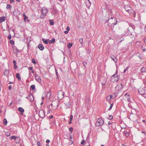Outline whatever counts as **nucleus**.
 Returning a JSON list of instances; mask_svg holds the SVG:
<instances>
[{"mask_svg": "<svg viewBox=\"0 0 146 146\" xmlns=\"http://www.w3.org/2000/svg\"><path fill=\"white\" fill-rule=\"evenodd\" d=\"M63 102L65 108L68 109L70 108L71 106V103L70 102V99L69 97H65L64 99Z\"/></svg>", "mask_w": 146, "mask_h": 146, "instance_id": "nucleus-1", "label": "nucleus"}, {"mask_svg": "<svg viewBox=\"0 0 146 146\" xmlns=\"http://www.w3.org/2000/svg\"><path fill=\"white\" fill-rule=\"evenodd\" d=\"M108 21L109 23V25H108L109 26L111 25H114L117 24V19L114 17H111L110 19H108L107 21Z\"/></svg>", "mask_w": 146, "mask_h": 146, "instance_id": "nucleus-2", "label": "nucleus"}, {"mask_svg": "<svg viewBox=\"0 0 146 146\" xmlns=\"http://www.w3.org/2000/svg\"><path fill=\"white\" fill-rule=\"evenodd\" d=\"M58 102L56 100L52 101L51 104V106L52 107V109L54 110L57 108L58 106Z\"/></svg>", "mask_w": 146, "mask_h": 146, "instance_id": "nucleus-3", "label": "nucleus"}, {"mask_svg": "<svg viewBox=\"0 0 146 146\" xmlns=\"http://www.w3.org/2000/svg\"><path fill=\"white\" fill-rule=\"evenodd\" d=\"M117 70L115 74H113L111 77V81L113 82H117L119 79L117 75Z\"/></svg>", "mask_w": 146, "mask_h": 146, "instance_id": "nucleus-4", "label": "nucleus"}, {"mask_svg": "<svg viewBox=\"0 0 146 146\" xmlns=\"http://www.w3.org/2000/svg\"><path fill=\"white\" fill-rule=\"evenodd\" d=\"M104 123V121L101 118L98 119L95 125L97 126H99L102 125Z\"/></svg>", "mask_w": 146, "mask_h": 146, "instance_id": "nucleus-5", "label": "nucleus"}, {"mask_svg": "<svg viewBox=\"0 0 146 146\" xmlns=\"http://www.w3.org/2000/svg\"><path fill=\"white\" fill-rule=\"evenodd\" d=\"M57 96L59 99H62L64 96V93L61 90L58 91L57 93Z\"/></svg>", "mask_w": 146, "mask_h": 146, "instance_id": "nucleus-6", "label": "nucleus"}, {"mask_svg": "<svg viewBox=\"0 0 146 146\" xmlns=\"http://www.w3.org/2000/svg\"><path fill=\"white\" fill-rule=\"evenodd\" d=\"M125 10L128 13H132V8L129 5H125L124 7Z\"/></svg>", "mask_w": 146, "mask_h": 146, "instance_id": "nucleus-7", "label": "nucleus"}, {"mask_svg": "<svg viewBox=\"0 0 146 146\" xmlns=\"http://www.w3.org/2000/svg\"><path fill=\"white\" fill-rule=\"evenodd\" d=\"M123 88L122 84L121 83L118 84L115 88L116 91L118 92L121 90Z\"/></svg>", "mask_w": 146, "mask_h": 146, "instance_id": "nucleus-8", "label": "nucleus"}, {"mask_svg": "<svg viewBox=\"0 0 146 146\" xmlns=\"http://www.w3.org/2000/svg\"><path fill=\"white\" fill-rule=\"evenodd\" d=\"M41 11L42 15L44 16H46V13L48 11V10L45 7H43Z\"/></svg>", "mask_w": 146, "mask_h": 146, "instance_id": "nucleus-9", "label": "nucleus"}, {"mask_svg": "<svg viewBox=\"0 0 146 146\" xmlns=\"http://www.w3.org/2000/svg\"><path fill=\"white\" fill-rule=\"evenodd\" d=\"M40 117L42 118H43L45 116L44 111L42 110H40L39 112Z\"/></svg>", "mask_w": 146, "mask_h": 146, "instance_id": "nucleus-10", "label": "nucleus"}, {"mask_svg": "<svg viewBox=\"0 0 146 146\" xmlns=\"http://www.w3.org/2000/svg\"><path fill=\"white\" fill-rule=\"evenodd\" d=\"M138 92L140 94L143 95V94L145 93V90L143 88H140L138 90Z\"/></svg>", "mask_w": 146, "mask_h": 146, "instance_id": "nucleus-11", "label": "nucleus"}, {"mask_svg": "<svg viewBox=\"0 0 146 146\" xmlns=\"http://www.w3.org/2000/svg\"><path fill=\"white\" fill-rule=\"evenodd\" d=\"M13 49L14 53L16 54H17L18 52L19 51V50L15 46H13Z\"/></svg>", "mask_w": 146, "mask_h": 146, "instance_id": "nucleus-12", "label": "nucleus"}, {"mask_svg": "<svg viewBox=\"0 0 146 146\" xmlns=\"http://www.w3.org/2000/svg\"><path fill=\"white\" fill-rule=\"evenodd\" d=\"M131 34V33L129 29H127L125 31L124 35L126 36L130 35Z\"/></svg>", "mask_w": 146, "mask_h": 146, "instance_id": "nucleus-13", "label": "nucleus"}, {"mask_svg": "<svg viewBox=\"0 0 146 146\" xmlns=\"http://www.w3.org/2000/svg\"><path fill=\"white\" fill-rule=\"evenodd\" d=\"M90 102V100L89 98H86L85 99L86 104L88 105Z\"/></svg>", "mask_w": 146, "mask_h": 146, "instance_id": "nucleus-14", "label": "nucleus"}, {"mask_svg": "<svg viewBox=\"0 0 146 146\" xmlns=\"http://www.w3.org/2000/svg\"><path fill=\"white\" fill-rule=\"evenodd\" d=\"M18 110L19 111L21 112V115L23 114L24 110L23 108L21 107H19L18 108Z\"/></svg>", "mask_w": 146, "mask_h": 146, "instance_id": "nucleus-15", "label": "nucleus"}, {"mask_svg": "<svg viewBox=\"0 0 146 146\" xmlns=\"http://www.w3.org/2000/svg\"><path fill=\"white\" fill-rule=\"evenodd\" d=\"M70 142H69V144L70 145H71L73 143V140L74 139H73L72 138V137L71 134H70Z\"/></svg>", "mask_w": 146, "mask_h": 146, "instance_id": "nucleus-16", "label": "nucleus"}, {"mask_svg": "<svg viewBox=\"0 0 146 146\" xmlns=\"http://www.w3.org/2000/svg\"><path fill=\"white\" fill-rule=\"evenodd\" d=\"M112 60H113V61H114V62L116 63L117 62V59L115 57V56H110V57Z\"/></svg>", "mask_w": 146, "mask_h": 146, "instance_id": "nucleus-17", "label": "nucleus"}, {"mask_svg": "<svg viewBox=\"0 0 146 146\" xmlns=\"http://www.w3.org/2000/svg\"><path fill=\"white\" fill-rule=\"evenodd\" d=\"M9 74V71L8 70L5 69V71L4 72V74L6 76L8 75Z\"/></svg>", "mask_w": 146, "mask_h": 146, "instance_id": "nucleus-18", "label": "nucleus"}, {"mask_svg": "<svg viewBox=\"0 0 146 146\" xmlns=\"http://www.w3.org/2000/svg\"><path fill=\"white\" fill-rule=\"evenodd\" d=\"M38 48L41 50H42L44 48V47L41 44H39L38 45Z\"/></svg>", "mask_w": 146, "mask_h": 146, "instance_id": "nucleus-19", "label": "nucleus"}, {"mask_svg": "<svg viewBox=\"0 0 146 146\" xmlns=\"http://www.w3.org/2000/svg\"><path fill=\"white\" fill-rule=\"evenodd\" d=\"M70 134H64V139H69V136H70Z\"/></svg>", "mask_w": 146, "mask_h": 146, "instance_id": "nucleus-20", "label": "nucleus"}, {"mask_svg": "<svg viewBox=\"0 0 146 146\" xmlns=\"http://www.w3.org/2000/svg\"><path fill=\"white\" fill-rule=\"evenodd\" d=\"M141 72H146V68L143 67L141 69Z\"/></svg>", "mask_w": 146, "mask_h": 146, "instance_id": "nucleus-21", "label": "nucleus"}, {"mask_svg": "<svg viewBox=\"0 0 146 146\" xmlns=\"http://www.w3.org/2000/svg\"><path fill=\"white\" fill-rule=\"evenodd\" d=\"M5 17H0V23H1L5 21Z\"/></svg>", "mask_w": 146, "mask_h": 146, "instance_id": "nucleus-22", "label": "nucleus"}, {"mask_svg": "<svg viewBox=\"0 0 146 146\" xmlns=\"http://www.w3.org/2000/svg\"><path fill=\"white\" fill-rule=\"evenodd\" d=\"M55 42V39L54 38H53L51 40H49V43L50 44H51L52 43H54Z\"/></svg>", "mask_w": 146, "mask_h": 146, "instance_id": "nucleus-23", "label": "nucleus"}, {"mask_svg": "<svg viewBox=\"0 0 146 146\" xmlns=\"http://www.w3.org/2000/svg\"><path fill=\"white\" fill-rule=\"evenodd\" d=\"M35 78L36 81L39 82V81L40 80V77L38 76H35Z\"/></svg>", "mask_w": 146, "mask_h": 146, "instance_id": "nucleus-24", "label": "nucleus"}, {"mask_svg": "<svg viewBox=\"0 0 146 146\" xmlns=\"http://www.w3.org/2000/svg\"><path fill=\"white\" fill-rule=\"evenodd\" d=\"M10 138H11V140H12L13 139L15 140H16L17 138L19 139L20 138L19 137H15V136H12Z\"/></svg>", "mask_w": 146, "mask_h": 146, "instance_id": "nucleus-25", "label": "nucleus"}, {"mask_svg": "<svg viewBox=\"0 0 146 146\" xmlns=\"http://www.w3.org/2000/svg\"><path fill=\"white\" fill-rule=\"evenodd\" d=\"M67 46L68 48L70 49L72 46V43H68V44H67Z\"/></svg>", "mask_w": 146, "mask_h": 146, "instance_id": "nucleus-26", "label": "nucleus"}, {"mask_svg": "<svg viewBox=\"0 0 146 146\" xmlns=\"http://www.w3.org/2000/svg\"><path fill=\"white\" fill-rule=\"evenodd\" d=\"M49 39H47L46 40H45L44 38H43L42 39V40L43 42L46 44H47L48 43V41H49Z\"/></svg>", "mask_w": 146, "mask_h": 146, "instance_id": "nucleus-27", "label": "nucleus"}, {"mask_svg": "<svg viewBox=\"0 0 146 146\" xmlns=\"http://www.w3.org/2000/svg\"><path fill=\"white\" fill-rule=\"evenodd\" d=\"M29 95L30 97L31 98V99H30V101H33L34 100V97L33 95L32 94H30Z\"/></svg>", "mask_w": 146, "mask_h": 146, "instance_id": "nucleus-28", "label": "nucleus"}, {"mask_svg": "<svg viewBox=\"0 0 146 146\" xmlns=\"http://www.w3.org/2000/svg\"><path fill=\"white\" fill-rule=\"evenodd\" d=\"M16 77L19 80H20L21 77L20 76V74L19 73H17L16 74Z\"/></svg>", "mask_w": 146, "mask_h": 146, "instance_id": "nucleus-29", "label": "nucleus"}, {"mask_svg": "<svg viewBox=\"0 0 146 146\" xmlns=\"http://www.w3.org/2000/svg\"><path fill=\"white\" fill-rule=\"evenodd\" d=\"M7 120L5 118L3 120V125L5 126L6 125H7Z\"/></svg>", "mask_w": 146, "mask_h": 146, "instance_id": "nucleus-30", "label": "nucleus"}, {"mask_svg": "<svg viewBox=\"0 0 146 146\" xmlns=\"http://www.w3.org/2000/svg\"><path fill=\"white\" fill-rule=\"evenodd\" d=\"M49 22L50 25H53L54 24V22L52 20H49Z\"/></svg>", "mask_w": 146, "mask_h": 146, "instance_id": "nucleus-31", "label": "nucleus"}, {"mask_svg": "<svg viewBox=\"0 0 146 146\" xmlns=\"http://www.w3.org/2000/svg\"><path fill=\"white\" fill-rule=\"evenodd\" d=\"M23 15L24 17V20L25 21H26V19H27L28 17H27L26 16V15H25V14L24 13L23 14Z\"/></svg>", "mask_w": 146, "mask_h": 146, "instance_id": "nucleus-32", "label": "nucleus"}, {"mask_svg": "<svg viewBox=\"0 0 146 146\" xmlns=\"http://www.w3.org/2000/svg\"><path fill=\"white\" fill-rule=\"evenodd\" d=\"M124 134L127 137L129 135V132L126 131L125 132V131H123Z\"/></svg>", "mask_w": 146, "mask_h": 146, "instance_id": "nucleus-33", "label": "nucleus"}, {"mask_svg": "<svg viewBox=\"0 0 146 146\" xmlns=\"http://www.w3.org/2000/svg\"><path fill=\"white\" fill-rule=\"evenodd\" d=\"M5 135L7 137L10 136V133L9 131H7L5 133Z\"/></svg>", "mask_w": 146, "mask_h": 146, "instance_id": "nucleus-34", "label": "nucleus"}, {"mask_svg": "<svg viewBox=\"0 0 146 146\" xmlns=\"http://www.w3.org/2000/svg\"><path fill=\"white\" fill-rule=\"evenodd\" d=\"M79 42L81 44H82L83 43V39L82 38H80L79 40Z\"/></svg>", "mask_w": 146, "mask_h": 146, "instance_id": "nucleus-35", "label": "nucleus"}, {"mask_svg": "<svg viewBox=\"0 0 146 146\" xmlns=\"http://www.w3.org/2000/svg\"><path fill=\"white\" fill-rule=\"evenodd\" d=\"M118 93V92L116 91L113 94L114 95V96L115 98L117 96Z\"/></svg>", "mask_w": 146, "mask_h": 146, "instance_id": "nucleus-36", "label": "nucleus"}, {"mask_svg": "<svg viewBox=\"0 0 146 146\" xmlns=\"http://www.w3.org/2000/svg\"><path fill=\"white\" fill-rule=\"evenodd\" d=\"M6 8L7 9H9V10H11V6L9 5H7Z\"/></svg>", "mask_w": 146, "mask_h": 146, "instance_id": "nucleus-37", "label": "nucleus"}, {"mask_svg": "<svg viewBox=\"0 0 146 146\" xmlns=\"http://www.w3.org/2000/svg\"><path fill=\"white\" fill-rule=\"evenodd\" d=\"M55 72H56V74L57 77V78L58 79H59V77L58 76V72H57V70L56 69H55Z\"/></svg>", "mask_w": 146, "mask_h": 146, "instance_id": "nucleus-38", "label": "nucleus"}, {"mask_svg": "<svg viewBox=\"0 0 146 146\" xmlns=\"http://www.w3.org/2000/svg\"><path fill=\"white\" fill-rule=\"evenodd\" d=\"M31 88L33 90H34L35 89V85H32L31 86Z\"/></svg>", "mask_w": 146, "mask_h": 146, "instance_id": "nucleus-39", "label": "nucleus"}, {"mask_svg": "<svg viewBox=\"0 0 146 146\" xmlns=\"http://www.w3.org/2000/svg\"><path fill=\"white\" fill-rule=\"evenodd\" d=\"M69 131H70V133H72L73 132V128L72 127H70L69 128Z\"/></svg>", "mask_w": 146, "mask_h": 146, "instance_id": "nucleus-40", "label": "nucleus"}, {"mask_svg": "<svg viewBox=\"0 0 146 146\" xmlns=\"http://www.w3.org/2000/svg\"><path fill=\"white\" fill-rule=\"evenodd\" d=\"M113 104H111L110 105V108L108 109V110L110 111V110H111V109L112 107H113Z\"/></svg>", "mask_w": 146, "mask_h": 146, "instance_id": "nucleus-41", "label": "nucleus"}, {"mask_svg": "<svg viewBox=\"0 0 146 146\" xmlns=\"http://www.w3.org/2000/svg\"><path fill=\"white\" fill-rule=\"evenodd\" d=\"M109 117L108 118V119L110 120H112L113 119V116L111 115H110L109 116Z\"/></svg>", "mask_w": 146, "mask_h": 146, "instance_id": "nucleus-42", "label": "nucleus"}, {"mask_svg": "<svg viewBox=\"0 0 146 146\" xmlns=\"http://www.w3.org/2000/svg\"><path fill=\"white\" fill-rule=\"evenodd\" d=\"M145 47L146 48L144 47H142V50L144 52H145L146 50V45L145 46Z\"/></svg>", "mask_w": 146, "mask_h": 146, "instance_id": "nucleus-43", "label": "nucleus"}, {"mask_svg": "<svg viewBox=\"0 0 146 146\" xmlns=\"http://www.w3.org/2000/svg\"><path fill=\"white\" fill-rule=\"evenodd\" d=\"M10 43L11 44H12L13 45H14V42L13 40H10Z\"/></svg>", "mask_w": 146, "mask_h": 146, "instance_id": "nucleus-44", "label": "nucleus"}, {"mask_svg": "<svg viewBox=\"0 0 146 146\" xmlns=\"http://www.w3.org/2000/svg\"><path fill=\"white\" fill-rule=\"evenodd\" d=\"M32 62L33 63L35 64L36 63V61L33 58L32 59Z\"/></svg>", "mask_w": 146, "mask_h": 146, "instance_id": "nucleus-45", "label": "nucleus"}, {"mask_svg": "<svg viewBox=\"0 0 146 146\" xmlns=\"http://www.w3.org/2000/svg\"><path fill=\"white\" fill-rule=\"evenodd\" d=\"M128 68L129 66H127L125 69L124 70L123 72V73H125V72L128 69Z\"/></svg>", "mask_w": 146, "mask_h": 146, "instance_id": "nucleus-46", "label": "nucleus"}, {"mask_svg": "<svg viewBox=\"0 0 146 146\" xmlns=\"http://www.w3.org/2000/svg\"><path fill=\"white\" fill-rule=\"evenodd\" d=\"M73 115L72 114L70 115V120H72L73 119Z\"/></svg>", "mask_w": 146, "mask_h": 146, "instance_id": "nucleus-47", "label": "nucleus"}, {"mask_svg": "<svg viewBox=\"0 0 146 146\" xmlns=\"http://www.w3.org/2000/svg\"><path fill=\"white\" fill-rule=\"evenodd\" d=\"M85 142V141L84 140H82L81 142V144H83Z\"/></svg>", "mask_w": 146, "mask_h": 146, "instance_id": "nucleus-48", "label": "nucleus"}, {"mask_svg": "<svg viewBox=\"0 0 146 146\" xmlns=\"http://www.w3.org/2000/svg\"><path fill=\"white\" fill-rule=\"evenodd\" d=\"M28 69L30 70H33V68L32 67H29Z\"/></svg>", "mask_w": 146, "mask_h": 146, "instance_id": "nucleus-49", "label": "nucleus"}, {"mask_svg": "<svg viewBox=\"0 0 146 146\" xmlns=\"http://www.w3.org/2000/svg\"><path fill=\"white\" fill-rule=\"evenodd\" d=\"M143 96L145 98H146V93H144V94H143Z\"/></svg>", "mask_w": 146, "mask_h": 146, "instance_id": "nucleus-50", "label": "nucleus"}, {"mask_svg": "<svg viewBox=\"0 0 146 146\" xmlns=\"http://www.w3.org/2000/svg\"><path fill=\"white\" fill-rule=\"evenodd\" d=\"M87 0L88 1V2L89 3V4H87V5H88V6H90V4H91L90 2V1L89 0Z\"/></svg>", "mask_w": 146, "mask_h": 146, "instance_id": "nucleus-51", "label": "nucleus"}, {"mask_svg": "<svg viewBox=\"0 0 146 146\" xmlns=\"http://www.w3.org/2000/svg\"><path fill=\"white\" fill-rule=\"evenodd\" d=\"M14 66L15 69H17V65H16V64L14 65Z\"/></svg>", "mask_w": 146, "mask_h": 146, "instance_id": "nucleus-52", "label": "nucleus"}, {"mask_svg": "<svg viewBox=\"0 0 146 146\" xmlns=\"http://www.w3.org/2000/svg\"><path fill=\"white\" fill-rule=\"evenodd\" d=\"M83 65H84V66H85L86 65V64H87V63L86 62H83Z\"/></svg>", "mask_w": 146, "mask_h": 146, "instance_id": "nucleus-53", "label": "nucleus"}, {"mask_svg": "<svg viewBox=\"0 0 146 146\" xmlns=\"http://www.w3.org/2000/svg\"><path fill=\"white\" fill-rule=\"evenodd\" d=\"M66 29H67V31H69L70 30V27H68V26L67 28H66Z\"/></svg>", "mask_w": 146, "mask_h": 146, "instance_id": "nucleus-54", "label": "nucleus"}, {"mask_svg": "<svg viewBox=\"0 0 146 146\" xmlns=\"http://www.w3.org/2000/svg\"><path fill=\"white\" fill-rule=\"evenodd\" d=\"M37 144L38 146H40V143L38 141L37 143Z\"/></svg>", "mask_w": 146, "mask_h": 146, "instance_id": "nucleus-55", "label": "nucleus"}, {"mask_svg": "<svg viewBox=\"0 0 146 146\" xmlns=\"http://www.w3.org/2000/svg\"><path fill=\"white\" fill-rule=\"evenodd\" d=\"M13 62L14 65L16 64V61L15 60H14L13 61Z\"/></svg>", "mask_w": 146, "mask_h": 146, "instance_id": "nucleus-56", "label": "nucleus"}, {"mask_svg": "<svg viewBox=\"0 0 146 146\" xmlns=\"http://www.w3.org/2000/svg\"><path fill=\"white\" fill-rule=\"evenodd\" d=\"M50 142V141L49 139H47L46 141V143H49Z\"/></svg>", "mask_w": 146, "mask_h": 146, "instance_id": "nucleus-57", "label": "nucleus"}, {"mask_svg": "<svg viewBox=\"0 0 146 146\" xmlns=\"http://www.w3.org/2000/svg\"><path fill=\"white\" fill-rule=\"evenodd\" d=\"M135 26H134L133 25H131V27L133 28V30L135 29Z\"/></svg>", "mask_w": 146, "mask_h": 146, "instance_id": "nucleus-58", "label": "nucleus"}, {"mask_svg": "<svg viewBox=\"0 0 146 146\" xmlns=\"http://www.w3.org/2000/svg\"><path fill=\"white\" fill-rule=\"evenodd\" d=\"M8 38L9 39H10L11 38V35H9L8 36Z\"/></svg>", "mask_w": 146, "mask_h": 146, "instance_id": "nucleus-59", "label": "nucleus"}, {"mask_svg": "<svg viewBox=\"0 0 146 146\" xmlns=\"http://www.w3.org/2000/svg\"><path fill=\"white\" fill-rule=\"evenodd\" d=\"M9 89L10 90H11L12 89V86L11 85H10L9 87Z\"/></svg>", "mask_w": 146, "mask_h": 146, "instance_id": "nucleus-60", "label": "nucleus"}, {"mask_svg": "<svg viewBox=\"0 0 146 146\" xmlns=\"http://www.w3.org/2000/svg\"><path fill=\"white\" fill-rule=\"evenodd\" d=\"M14 1V0H10V3H13Z\"/></svg>", "mask_w": 146, "mask_h": 146, "instance_id": "nucleus-61", "label": "nucleus"}, {"mask_svg": "<svg viewBox=\"0 0 146 146\" xmlns=\"http://www.w3.org/2000/svg\"><path fill=\"white\" fill-rule=\"evenodd\" d=\"M68 33V31H64V33L65 34H67Z\"/></svg>", "mask_w": 146, "mask_h": 146, "instance_id": "nucleus-62", "label": "nucleus"}, {"mask_svg": "<svg viewBox=\"0 0 146 146\" xmlns=\"http://www.w3.org/2000/svg\"><path fill=\"white\" fill-rule=\"evenodd\" d=\"M72 121L71 120H70V121H69V122H68V123L69 124H71L72 123Z\"/></svg>", "mask_w": 146, "mask_h": 146, "instance_id": "nucleus-63", "label": "nucleus"}, {"mask_svg": "<svg viewBox=\"0 0 146 146\" xmlns=\"http://www.w3.org/2000/svg\"><path fill=\"white\" fill-rule=\"evenodd\" d=\"M138 56L139 57L140 59H142V57L141 56V55H140L139 56Z\"/></svg>", "mask_w": 146, "mask_h": 146, "instance_id": "nucleus-64", "label": "nucleus"}]
</instances>
